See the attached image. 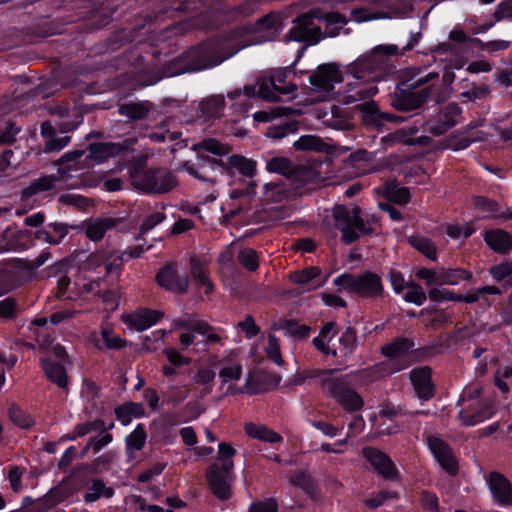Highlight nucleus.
<instances>
[{
	"label": "nucleus",
	"instance_id": "1",
	"mask_svg": "<svg viewBox=\"0 0 512 512\" xmlns=\"http://www.w3.org/2000/svg\"><path fill=\"white\" fill-rule=\"evenodd\" d=\"M397 45L387 44L374 47L369 53L359 56L345 68V73L360 82H350L345 86L343 102L352 104L367 100L377 94L375 82L393 73L391 56L402 55Z\"/></svg>",
	"mask_w": 512,
	"mask_h": 512
},
{
	"label": "nucleus",
	"instance_id": "2",
	"mask_svg": "<svg viewBox=\"0 0 512 512\" xmlns=\"http://www.w3.org/2000/svg\"><path fill=\"white\" fill-rule=\"evenodd\" d=\"M236 52L237 49L227 50L221 40L203 42L169 62L165 67V73L168 76H174L214 67Z\"/></svg>",
	"mask_w": 512,
	"mask_h": 512
},
{
	"label": "nucleus",
	"instance_id": "3",
	"mask_svg": "<svg viewBox=\"0 0 512 512\" xmlns=\"http://www.w3.org/2000/svg\"><path fill=\"white\" fill-rule=\"evenodd\" d=\"M338 369H312L306 378L315 379L323 393L334 399L347 412H358L364 406L361 395L354 390L346 376H337Z\"/></svg>",
	"mask_w": 512,
	"mask_h": 512
},
{
	"label": "nucleus",
	"instance_id": "4",
	"mask_svg": "<svg viewBox=\"0 0 512 512\" xmlns=\"http://www.w3.org/2000/svg\"><path fill=\"white\" fill-rule=\"evenodd\" d=\"M131 185L146 194L161 195L172 191L178 180L166 167L145 168L141 161L132 162L128 168Z\"/></svg>",
	"mask_w": 512,
	"mask_h": 512
},
{
	"label": "nucleus",
	"instance_id": "5",
	"mask_svg": "<svg viewBox=\"0 0 512 512\" xmlns=\"http://www.w3.org/2000/svg\"><path fill=\"white\" fill-rule=\"evenodd\" d=\"M361 213L360 206H354L352 210H349L344 205H337L333 209L335 227L341 231V241L344 244L348 245L355 242L360 237V234L371 235L374 233L370 225L375 223L377 218L375 215H372L367 220H364Z\"/></svg>",
	"mask_w": 512,
	"mask_h": 512
},
{
	"label": "nucleus",
	"instance_id": "6",
	"mask_svg": "<svg viewBox=\"0 0 512 512\" xmlns=\"http://www.w3.org/2000/svg\"><path fill=\"white\" fill-rule=\"evenodd\" d=\"M334 284L362 298L377 299L384 295L381 277L371 271H365L358 275L344 273L334 279Z\"/></svg>",
	"mask_w": 512,
	"mask_h": 512
},
{
	"label": "nucleus",
	"instance_id": "7",
	"mask_svg": "<svg viewBox=\"0 0 512 512\" xmlns=\"http://www.w3.org/2000/svg\"><path fill=\"white\" fill-rule=\"evenodd\" d=\"M124 266L123 255L120 250L108 246L101 247L90 253L81 263L80 270L83 272H96L104 267L105 275H120Z\"/></svg>",
	"mask_w": 512,
	"mask_h": 512
},
{
	"label": "nucleus",
	"instance_id": "8",
	"mask_svg": "<svg viewBox=\"0 0 512 512\" xmlns=\"http://www.w3.org/2000/svg\"><path fill=\"white\" fill-rule=\"evenodd\" d=\"M233 462L225 464L213 463L206 472L209 488L213 495L220 500L231 497V483L233 481Z\"/></svg>",
	"mask_w": 512,
	"mask_h": 512
},
{
	"label": "nucleus",
	"instance_id": "9",
	"mask_svg": "<svg viewBox=\"0 0 512 512\" xmlns=\"http://www.w3.org/2000/svg\"><path fill=\"white\" fill-rule=\"evenodd\" d=\"M318 9H312L307 13L299 15L294 21V26L289 31V36L297 42H305L310 45L317 44L322 38L321 27L314 25Z\"/></svg>",
	"mask_w": 512,
	"mask_h": 512
},
{
	"label": "nucleus",
	"instance_id": "10",
	"mask_svg": "<svg viewBox=\"0 0 512 512\" xmlns=\"http://www.w3.org/2000/svg\"><path fill=\"white\" fill-rule=\"evenodd\" d=\"M432 93V86L421 90L401 89L391 95V106L401 112H411L422 107Z\"/></svg>",
	"mask_w": 512,
	"mask_h": 512
},
{
	"label": "nucleus",
	"instance_id": "11",
	"mask_svg": "<svg viewBox=\"0 0 512 512\" xmlns=\"http://www.w3.org/2000/svg\"><path fill=\"white\" fill-rule=\"evenodd\" d=\"M158 285L168 291L186 294L189 288V276L180 274L174 263H168L156 274Z\"/></svg>",
	"mask_w": 512,
	"mask_h": 512
},
{
	"label": "nucleus",
	"instance_id": "12",
	"mask_svg": "<svg viewBox=\"0 0 512 512\" xmlns=\"http://www.w3.org/2000/svg\"><path fill=\"white\" fill-rule=\"evenodd\" d=\"M124 221L121 217L90 218L82 223V230L86 238L97 243L104 239L107 232L118 229Z\"/></svg>",
	"mask_w": 512,
	"mask_h": 512
},
{
	"label": "nucleus",
	"instance_id": "13",
	"mask_svg": "<svg viewBox=\"0 0 512 512\" xmlns=\"http://www.w3.org/2000/svg\"><path fill=\"white\" fill-rule=\"evenodd\" d=\"M428 446L442 469L449 475L458 473V461L451 447L441 438L428 435Z\"/></svg>",
	"mask_w": 512,
	"mask_h": 512
},
{
	"label": "nucleus",
	"instance_id": "14",
	"mask_svg": "<svg viewBox=\"0 0 512 512\" xmlns=\"http://www.w3.org/2000/svg\"><path fill=\"white\" fill-rule=\"evenodd\" d=\"M321 269L317 266H308L301 270H296L288 275L291 283L300 287L301 292L314 291L322 287L327 278H321Z\"/></svg>",
	"mask_w": 512,
	"mask_h": 512
},
{
	"label": "nucleus",
	"instance_id": "15",
	"mask_svg": "<svg viewBox=\"0 0 512 512\" xmlns=\"http://www.w3.org/2000/svg\"><path fill=\"white\" fill-rule=\"evenodd\" d=\"M413 348L414 342L406 337L396 338L381 348L382 354L390 359L388 365L391 367V372L402 370L408 366V364L400 365L398 361L411 352Z\"/></svg>",
	"mask_w": 512,
	"mask_h": 512
},
{
	"label": "nucleus",
	"instance_id": "16",
	"mask_svg": "<svg viewBox=\"0 0 512 512\" xmlns=\"http://www.w3.org/2000/svg\"><path fill=\"white\" fill-rule=\"evenodd\" d=\"M342 81V73L335 63L320 65L310 76V83L326 92L332 90L335 83H341Z\"/></svg>",
	"mask_w": 512,
	"mask_h": 512
},
{
	"label": "nucleus",
	"instance_id": "17",
	"mask_svg": "<svg viewBox=\"0 0 512 512\" xmlns=\"http://www.w3.org/2000/svg\"><path fill=\"white\" fill-rule=\"evenodd\" d=\"M487 483L494 500L501 506L512 505V484L502 473L490 472Z\"/></svg>",
	"mask_w": 512,
	"mask_h": 512
},
{
	"label": "nucleus",
	"instance_id": "18",
	"mask_svg": "<svg viewBox=\"0 0 512 512\" xmlns=\"http://www.w3.org/2000/svg\"><path fill=\"white\" fill-rule=\"evenodd\" d=\"M410 379L417 396L428 401L435 394V385L432 381V369L429 366L415 368L410 372Z\"/></svg>",
	"mask_w": 512,
	"mask_h": 512
},
{
	"label": "nucleus",
	"instance_id": "19",
	"mask_svg": "<svg viewBox=\"0 0 512 512\" xmlns=\"http://www.w3.org/2000/svg\"><path fill=\"white\" fill-rule=\"evenodd\" d=\"M462 110L456 103H449L441 109L435 124L429 128V132L434 136H440L446 133L459 122Z\"/></svg>",
	"mask_w": 512,
	"mask_h": 512
},
{
	"label": "nucleus",
	"instance_id": "20",
	"mask_svg": "<svg viewBox=\"0 0 512 512\" xmlns=\"http://www.w3.org/2000/svg\"><path fill=\"white\" fill-rule=\"evenodd\" d=\"M362 454L383 477L394 479L397 476V470L393 462L384 452L373 447H365Z\"/></svg>",
	"mask_w": 512,
	"mask_h": 512
},
{
	"label": "nucleus",
	"instance_id": "21",
	"mask_svg": "<svg viewBox=\"0 0 512 512\" xmlns=\"http://www.w3.org/2000/svg\"><path fill=\"white\" fill-rule=\"evenodd\" d=\"M190 275L194 281L197 290L204 289L206 295H210L214 291V285L210 280L209 269L205 261L200 260L196 256L190 258Z\"/></svg>",
	"mask_w": 512,
	"mask_h": 512
},
{
	"label": "nucleus",
	"instance_id": "22",
	"mask_svg": "<svg viewBox=\"0 0 512 512\" xmlns=\"http://www.w3.org/2000/svg\"><path fill=\"white\" fill-rule=\"evenodd\" d=\"M493 414V405L490 402H483L475 408L469 407L460 410L458 418L464 426H474L491 418Z\"/></svg>",
	"mask_w": 512,
	"mask_h": 512
},
{
	"label": "nucleus",
	"instance_id": "23",
	"mask_svg": "<svg viewBox=\"0 0 512 512\" xmlns=\"http://www.w3.org/2000/svg\"><path fill=\"white\" fill-rule=\"evenodd\" d=\"M296 188H290L282 181H271L264 185L263 197L266 202L280 203L297 197Z\"/></svg>",
	"mask_w": 512,
	"mask_h": 512
},
{
	"label": "nucleus",
	"instance_id": "24",
	"mask_svg": "<svg viewBox=\"0 0 512 512\" xmlns=\"http://www.w3.org/2000/svg\"><path fill=\"white\" fill-rule=\"evenodd\" d=\"M225 106L224 95H210L199 102L200 117L205 121L219 119L224 115Z\"/></svg>",
	"mask_w": 512,
	"mask_h": 512
},
{
	"label": "nucleus",
	"instance_id": "25",
	"mask_svg": "<svg viewBox=\"0 0 512 512\" xmlns=\"http://www.w3.org/2000/svg\"><path fill=\"white\" fill-rule=\"evenodd\" d=\"M126 150V146L120 143L113 142H99L92 143L88 146L89 156L88 158L102 163L108 158L116 157Z\"/></svg>",
	"mask_w": 512,
	"mask_h": 512
},
{
	"label": "nucleus",
	"instance_id": "26",
	"mask_svg": "<svg viewBox=\"0 0 512 512\" xmlns=\"http://www.w3.org/2000/svg\"><path fill=\"white\" fill-rule=\"evenodd\" d=\"M162 317V313L157 310L143 309L125 318V323L130 327L143 331L155 324Z\"/></svg>",
	"mask_w": 512,
	"mask_h": 512
},
{
	"label": "nucleus",
	"instance_id": "27",
	"mask_svg": "<svg viewBox=\"0 0 512 512\" xmlns=\"http://www.w3.org/2000/svg\"><path fill=\"white\" fill-rule=\"evenodd\" d=\"M289 180L294 183L296 187H301L309 184H319L322 182L323 177L315 167L299 165L294 166Z\"/></svg>",
	"mask_w": 512,
	"mask_h": 512
},
{
	"label": "nucleus",
	"instance_id": "28",
	"mask_svg": "<svg viewBox=\"0 0 512 512\" xmlns=\"http://www.w3.org/2000/svg\"><path fill=\"white\" fill-rule=\"evenodd\" d=\"M484 240L493 251L500 254H505L512 249V237L501 229L487 231Z\"/></svg>",
	"mask_w": 512,
	"mask_h": 512
},
{
	"label": "nucleus",
	"instance_id": "29",
	"mask_svg": "<svg viewBox=\"0 0 512 512\" xmlns=\"http://www.w3.org/2000/svg\"><path fill=\"white\" fill-rule=\"evenodd\" d=\"M201 413L202 409L197 402H189L179 411L165 414L163 418L166 423L170 425H177L180 422H188L196 419Z\"/></svg>",
	"mask_w": 512,
	"mask_h": 512
},
{
	"label": "nucleus",
	"instance_id": "30",
	"mask_svg": "<svg viewBox=\"0 0 512 512\" xmlns=\"http://www.w3.org/2000/svg\"><path fill=\"white\" fill-rule=\"evenodd\" d=\"M244 430L249 437L260 441L268 443H277L282 441V436L279 433L273 431L265 425L246 423Z\"/></svg>",
	"mask_w": 512,
	"mask_h": 512
},
{
	"label": "nucleus",
	"instance_id": "31",
	"mask_svg": "<svg viewBox=\"0 0 512 512\" xmlns=\"http://www.w3.org/2000/svg\"><path fill=\"white\" fill-rule=\"evenodd\" d=\"M42 368L45 375L51 382L55 383L62 389L67 388L68 378L64 366L49 359H43Z\"/></svg>",
	"mask_w": 512,
	"mask_h": 512
},
{
	"label": "nucleus",
	"instance_id": "32",
	"mask_svg": "<svg viewBox=\"0 0 512 512\" xmlns=\"http://www.w3.org/2000/svg\"><path fill=\"white\" fill-rule=\"evenodd\" d=\"M59 178L55 175H45L33 180L29 186L21 191L22 199H28L41 192L49 191L55 187Z\"/></svg>",
	"mask_w": 512,
	"mask_h": 512
},
{
	"label": "nucleus",
	"instance_id": "33",
	"mask_svg": "<svg viewBox=\"0 0 512 512\" xmlns=\"http://www.w3.org/2000/svg\"><path fill=\"white\" fill-rule=\"evenodd\" d=\"M150 102H130L120 105L119 113L133 121L143 120L152 109Z\"/></svg>",
	"mask_w": 512,
	"mask_h": 512
},
{
	"label": "nucleus",
	"instance_id": "34",
	"mask_svg": "<svg viewBox=\"0 0 512 512\" xmlns=\"http://www.w3.org/2000/svg\"><path fill=\"white\" fill-rule=\"evenodd\" d=\"M472 273L463 268H439V286L457 285L461 281H469Z\"/></svg>",
	"mask_w": 512,
	"mask_h": 512
},
{
	"label": "nucleus",
	"instance_id": "35",
	"mask_svg": "<svg viewBox=\"0 0 512 512\" xmlns=\"http://www.w3.org/2000/svg\"><path fill=\"white\" fill-rule=\"evenodd\" d=\"M114 495V489L107 487L101 479H91L84 495V501L87 503L95 502L101 497L111 498Z\"/></svg>",
	"mask_w": 512,
	"mask_h": 512
},
{
	"label": "nucleus",
	"instance_id": "36",
	"mask_svg": "<svg viewBox=\"0 0 512 512\" xmlns=\"http://www.w3.org/2000/svg\"><path fill=\"white\" fill-rule=\"evenodd\" d=\"M383 194L386 199L399 205H405L411 199L409 189L407 187H400L395 180L384 185Z\"/></svg>",
	"mask_w": 512,
	"mask_h": 512
},
{
	"label": "nucleus",
	"instance_id": "37",
	"mask_svg": "<svg viewBox=\"0 0 512 512\" xmlns=\"http://www.w3.org/2000/svg\"><path fill=\"white\" fill-rule=\"evenodd\" d=\"M144 414L143 404L136 402H127L115 409V416L123 425H128L133 417H141Z\"/></svg>",
	"mask_w": 512,
	"mask_h": 512
},
{
	"label": "nucleus",
	"instance_id": "38",
	"mask_svg": "<svg viewBox=\"0 0 512 512\" xmlns=\"http://www.w3.org/2000/svg\"><path fill=\"white\" fill-rule=\"evenodd\" d=\"M227 166L246 177H252L256 172V163L238 154H234L227 159Z\"/></svg>",
	"mask_w": 512,
	"mask_h": 512
},
{
	"label": "nucleus",
	"instance_id": "39",
	"mask_svg": "<svg viewBox=\"0 0 512 512\" xmlns=\"http://www.w3.org/2000/svg\"><path fill=\"white\" fill-rule=\"evenodd\" d=\"M408 241L413 248L430 260L435 261L437 259V247L431 239L422 236H411Z\"/></svg>",
	"mask_w": 512,
	"mask_h": 512
},
{
	"label": "nucleus",
	"instance_id": "40",
	"mask_svg": "<svg viewBox=\"0 0 512 512\" xmlns=\"http://www.w3.org/2000/svg\"><path fill=\"white\" fill-rule=\"evenodd\" d=\"M294 146L297 150L301 151H317V152H326L328 150V145L316 135H304L301 136L295 143Z\"/></svg>",
	"mask_w": 512,
	"mask_h": 512
},
{
	"label": "nucleus",
	"instance_id": "41",
	"mask_svg": "<svg viewBox=\"0 0 512 512\" xmlns=\"http://www.w3.org/2000/svg\"><path fill=\"white\" fill-rule=\"evenodd\" d=\"M289 483L294 487L302 489L305 493L311 496L314 495L316 490L313 478L305 471H295L290 475Z\"/></svg>",
	"mask_w": 512,
	"mask_h": 512
},
{
	"label": "nucleus",
	"instance_id": "42",
	"mask_svg": "<svg viewBox=\"0 0 512 512\" xmlns=\"http://www.w3.org/2000/svg\"><path fill=\"white\" fill-rule=\"evenodd\" d=\"M416 132L417 128L409 129V131L405 129H400L382 137L381 142L385 148H389L397 143L412 145L414 141L412 138H410V136L415 134Z\"/></svg>",
	"mask_w": 512,
	"mask_h": 512
},
{
	"label": "nucleus",
	"instance_id": "43",
	"mask_svg": "<svg viewBox=\"0 0 512 512\" xmlns=\"http://www.w3.org/2000/svg\"><path fill=\"white\" fill-rule=\"evenodd\" d=\"M273 330L284 329L287 333L293 337L300 339L307 338L309 336L310 327L304 324H298L293 320H285L283 322L274 323L272 325Z\"/></svg>",
	"mask_w": 512,
	"mask_h": 512
},
{
	"label": "nucleus",
	"instance_id": "44",
	"mask_svg": "<svg viewBox=\"0 0 512 512\" xmlns=\"http://www.w3.org/2000/svg\"><path fill=\"white\" fill-rule=\"evenodd\" d=\"M287 73L284 70H278L271 75L269 82H271L272 88L281 95H288L294 93L297 86L291 82L286 83Z\"/></svg>",
	"mask_w": 512,
	"mask_h": 512
},
{
	"label": "nucleus",
	"instance_id": "45",
	"mask_svg": "<svg viewBox=\"0 0 512 512\" xmlns=\"http://www.w3.org/2000/svg\"><path fill=\"white\" fill-rule=\"evenodd\" d=\"M8 416L16 426L22 429H29L35 424L34 419L16 404L10 405Z\"/></svg>",
	"mask_w": 512,
	"mask_h": 512
},
{
	"label": "nucleus",
	"instance_id": "46",
	"mask_svg": "<svg viewBox=\"0 0 512 512\" xmlns=\"http://www.w3.org/2000/svg\"><path fill=\"white\" fill-rule=\"evenodd\" d=\"M193 150H204L218 156H223L227 155L230 152V147L226 144L220 143L218 140L214 138H207L194 144Z\"/></svg>",
	"mask_w": 512,
	"mask_h": 512
},
{
	"label": "nucleus",
	"instance_id": "47",
	"mask_svg": "<svg viewBox=\"0 0 512 512\" xmlns=\"http://www.w3.org/2000/svg\"><path fill=\"white\" fill-rule=\"evenodd\" d=\"M237 261L244 269L250 272H255L259 268V254L256 250L249 247L239 251Z\"/></svg>",
	"mask_w": 512,
	"mask_h": 512
},
{
	"label": "nucleus",
	"instance_id": "48",
	"mask_svg": "<svg viewBox=\"0 0 512 512\" xmlns=\"http://www.w3.org/2000/svg\"><path fill=\"white\" fill-rule=\"evenodd\" d=\"M66 495L59 489H52L42 498L37 500V512H43L48 510L62 501H64Z\"/></svg>",
	"mask_w": 512,
	"mask_h": 512
},
{
	"label": "nucleus",
	"instance_id": "49",
	"mask_svg": "<svg viewBox=\"0 0 512 512\" xmlns=\"http://www.w3.org/2000/svg\"><path fill=\"white\" fill-rule=\"evenodd\" d=\"M146 431L142 424H138L134 431L126 437V448L128 452L141 450L146 442Z\"/></svg>",
	"mask_w": 512,
	"mask_h": 512
},
{
	"label": "nucleus",
	"instance_id": "50",
	"mask_svg": "<svg viewBox=\"0 0 512 512\" xmlns=\"http://www.w3.org/2000/svg\"><path fill=\"white\" fill-rule=\"evenodd\" d=\"M104 424H105L104 421L101 419H96L94 421L86 422V423H80V424L76 425V427L73 431V434L71 436H69V439L75 440L77 437H83L92 431H97V430L106 431L107 428L104 427ZM113 426H114V424L112 423L108 427V429H112Z\"/></svg>",
	"mask_w": 512,
	"mask_h": 512
},
{
	"label": "nucleus",
	"instance_id": "51",
	"mask_svg": "<svg viewBox=\"0 0 512 512\" xmlns=\"http://www.w3.org/2000/svg\"><path fill=\"white\" fill-rule=\"evenodd\" d=\"M267 170L286 176L288 179L294 169V165L290 159L286 157H274L267 162Z\"/></svg>",
	"mask_w": 512,
	"mask_h": 512
},
{
	"label": "nucleus",
	"instance_id": "52",
	"mask_svg": "<svg viewBox=\"0 0 512 512\" xmlns=\"http://www.w3.org/2000/svg\"><path fill=\"white\" fill-rule=\"evenodd\" d=\"M224 362H227V364L223 365L219 371V377L223 379V382L239 380L242 376L241 364L233 360L228 361L227 359Z\"/></svg>",
	"mask_w": 512,
	"mask_h": 512
},
{
	"label": "nucleus",
	"instance_id": "53",
	"mask_svg": "<svg viewBox=\"0 0 512 512\" xmlns=\"http://www.w3.org/2000/svg\"><path fill=\"white\" fill-rule=\"evenodd\" d=\"M266 377L267 376L264 373H249L241 392L254 395L265 391L266 388L261 387L260 384L266 379Z\"/></svg>",
	"mask_w": 512,
	"mask_h": 512
},
{
	"label": "nucleus",
	"instance_id": "54",
	"mask_svg": "<svg viewBox=\"0 0 512 512\" xmlns=\"http://www.w3.org/2000/svg\"><path fill=\"white\" fill-rule=\"evenodd\" d=\"M294 109L289 107H277L270 111H258L254 114V119L258 122H268L274 118L289 116L294 113Z\"/></svg>",
	"mask_w": 512,
	"mask_h": 512
},
{
	"label": "nucleus",
	"instance_id": "55",
	"mask_svg": "<svg viewBox=\"0 0 512 512\" xmlns=\"http://www.w3.org/2000/svg\"><path fill=\"white\" fill-rule=\"evenodd\" d=\"M407 288L410 290L404 295L405 301L416 305H422L426 301V293L418 283L410 281L407 283Z\"/></svg>",
	"mask_w": 512,
	"mask_h": 512
},
{
	"label": "nucleus",
	"instance_id": "56",
	"mask_svg": "<svg viewBox=\"0 0 512 512\" xmlns=\"http://www.w3.org/2000/svg\"><path fill=\"white\" fill-rule=\"evenodd\" d=\"M490 93L491 90L487 84H473L469 90L462 92L460 96L469 101L477 102L489 97Z\"/></svg>",
	"mask_w": 512,
	"mask_h": 512
},
{
	"label": "nucleus",
	"instance_id": "57",
	"mask_svg": "<svg viewBox=\"0 0 512 512\" xmlns=\"http://www.w3.org/2000/svg\"><path fill=\"white\" fill-rule=\"evenodd\" d=\"M166 218V215L162 212H154L147 216L142 224L139 227V234L137 235L136 239L140 240L143 238V236L153 229L155 226L163 222Z\"/></svg>",
	"mask_w": 512,
	"mask_h": 512
},
{
	"label": "nucleus",
	"instance_id": "58",
	"mask_svg": "<svg viewBox=\"0 0 512 512\" xmlns=\"http://www.w3.org/2000/svg\"><path fill=\"white\" fill-rule=\"evenodd\" d=\"M265 354L268 359L278 365H282L284 360L281 355L279 340L272 334L268 335V344L265 347Z\"/></svg>",
	"mask_w": 512,
	"mask_h": 512
},
{
	"label": "nucleus",
	"instance_id": "59",
	"mask_svg": "<svg viewBox=\"0 0 512 512\" xmlns=\"http://www.w3.org/2000/svg\"><path fill=\"white\" fill-rule=\"evenodd\" d=\"M101 337L108 349H121L126 345V341L117 335L108 326L101 328Z\"/></svg>",
	"mask_w": 512,
	"mask_h": 512
},
{
	"label": "nucleus",
	"instance_id": "60",
	"mask_svg": "<svg viewBox=\"0 0 512 512\" xmlns=\"http://www.w3.org/2000/svg\"><path fill=\"white\" fill-rule=\"evenodd\" d=\"M59 202L65 205L74 206L82 210H85L91 205V202L88 198L74 193L62 194L59 197Z\"/></svg>",
	"mask_w": 512,
	"mask_h": 512
},
{
	"label": "nucleus",
	"instance_id": "61",
	"mask_svg": "<svg viewBox=\"0 0 512 512\" xmlns=\"http://www.w3.org/2000/svg\"><path fill=\"white\" fill-rule=\"evenodd\" d=\"M18 313V303L14 298L7 297L0 301V318L14 319Z\"/></svg>",
	"mask_w": 512,
	"mask_h": 512
},
{
	"label": "nucleus",
	"instance_id": "62",
	"mask_svg": "<svg viewBox=\"0 0 512 512\" xmlns=\"http://www.w3.org/2000/svg\"><path fill=\"white\" fill-rule=\"evenodd\" d=\"M111 460L112 458L109 454H103L96 458L92 463L82 465L81 468L89 474H98L104 469H107Z\"/></svg>",
	"mask_w": 512,
	"mask_h": 512
},
{
	"label": "nucleus",
	"instance_id": "63",
	"mask_svg": "<svg viewBox=\"0 0 512 512\" xmlns=\"http://www.w3.org/2000/svg\"><path fill=\"white\" fill-rule=\"evenodd\" d=\"M237 326L248 339L257 336L260 333V327L255 323L252 315H246L245 319L240 321Z\"/></svg>",
	"mask_w": 512,
	"mask_h": 512
},
{
	"label": "nucleus",
	"instance_id": "64",
	"mask_svg": "<svg viewBox=\"0 0 512 512\" xmlns=\"http://www.w3.org/2000/svg\"><path fill=\"white\" fill-rule=\"evenodd\" d=\"M249 512H278V503L275 498L269 497L252 503Z\"/></svg>",
	"mask_w": 512,
	"mask_h": 512
}]
</instances>
